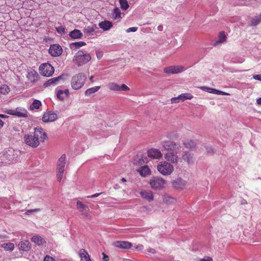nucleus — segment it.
Returning a JSON list of instances; mask_svg holds the SVG:
<instances>
[{"label":"nucleus","instance_id":"obj_12","mask_svg":"<svg viewBox=\"0 0 261 261\" xmlns=\"http://www.w3.org/2000/svg\"><path fill=\"white\" fill-rule=\"evenodd\" d=\"M63 51L62 47L58 44L51 45L48 52L49 54L53 57H58L60 56Z\"/></svg>","mask_w":261,"mask_h":261},{"label":"nucleus","instance_id":"obj_41","mask_svg":"<svg viewBox=\"0 0 261 261\" xmlns=\"http://www.w3.org/2000/svg\"><path fill=\"white\" fill-rule=\"evenodd\" d=\"M213 94H219V95H229V94L222 91H220L217 90L216 89H214L213 91H212Z\"/></svg>","mask_w":261,"mask_h":261},{"label":"nucleus","instance_id":"obj_4","mask_svg":"<svg viewBox=\"0 0 261 261\" xmlns=\"http://www.w3.org/2000/svg\"><path fill=\"white\" fill-rule=\"evenodd\" d=\"M158 171L163 175H169L174 171V167L167 161L160 162L157 166Z\"/></svg>","mask_w":261,"mask_h":261},{"label":"nucleus","instance_id":"obj_15","mask_svg":"<svg viewBox=\"0 0 261 261\" xmlns=\"http://www.w3.org/2000/svg\"><path fill=\"white\" fill-rule=\"evenodd\" d=\"M147 155L149 157L153 159H161L163 154L159 149L152 148L147 151Z\"/></svg>","mask_w":261,"mask_h":261},{"label":"nucleus","instance_id":"obj_58","mask_svg":"<svg viewBox=\"0 0 261 261\" xmlns=\"http://www.w3.org/2000/svg\"><path fill=\"white\" fill-rule=\"evenodd\" d=\"M93 77L94 76L93 75L91 76L89 78V80L91 82V83H93L94 82V81H93Z\"/></svg>","mask_w":261,"mask_h":261},{"label":"nucleus","instance_id":"obj_32","mask_svg":"<svg viewBox=\"0 0 261 261\" xmlns=\"http://www.w3.org/2000/svg\"><path fill=\"white\" fill-rule=\"evenodd\" d=\"M86 43L84 41H79L73 42L70 44V47L71 49H77L82 46L86 45Z\"/></svg>","mask_w":261,"mask_h":261},{"label":"nucleus","instance_id":"obj_38","mask_svg":"<svg viewBox=\"0 0 261 261\" xmlns=\"http://www.w3.org/2000/svg\"><path fill=\"white\" fill-rule=\"evenodd\" d=\"M261 22V18L259 16H255L252 19L250 23L251 26H256Z\"/></svg>","mask_w":261,"mask_h":261},{"label":"nucleus","instance_id":"obj_44","mask_svg":"<svg viewBox=\"0 0 261 261\" xmlns=\"http://www.w3.org/2000/svg\"><path fill=\"white\" fill-rule=\"evenodd\" d=\"M200 89L211 93H212V91L213 90V88H209L207 87H200Z\"/></svg>","mask_w":261,"mask_h":261},{"label":"nucleus","instance_id":"obj_27","mask_svg":"<svg viewBox=\"0 0 261 261\" xmlns=\"http://www.w3.org/2000/svg\"><path fill=\"white\" fill-rule=\"evenodd\" d=\"M69 95V90L65 89L64 90H59L57 92V96L60 100H63L65 98L68 97Z\"/></svg>","mask_w":261,"mask_h":261},{"label":"nucleus","instance_id":"obj_5","mask_svg":"<svg viewBox=\"0 0 261 261\" xmlns=\"http://www.w3.org/2000/svg\"><path fill=\"white\" fill-rule=\"evenodd\" d=\"M66 156L65 154L61 155L57 162L56 175L58 181L60 182L63 178L66 164Z\"/></svg>","mask_w":261,"mask_h":261},{"label":"nucleus","instance_id":"obj_16","mask_svg":"<svg viewBox=\"0 0 261 261\" xmlns=\"http://www.w3.org/2000/svg\"><path fill=\"white\" fill-rule=\"evenodd\" d=\"M114 245L116 247L128 249L132 247V244L127 241H117L114 243Z\"/></svg>","mask_w":261,"mask_h":261},{"label":"nucleus","instance_id":"obj_51","mask_svg":"<svg viewBox=\"0 0 261 261\" xmlns=\"http://www.w3.org/2000/svg\"><path fill=\"white\" fill-rule=\"evenodd\" d=\"M253 78L255 80L261 81V74H254L253 75Z\"/></svg>","mask_w":261,"mask_h":261},{"label":"nucleus","instance_id":"obj_21","mask_svg":"<svg viewBox=\"0 0 261 261\" xmlns=\"http://www.w3.org/2000/svg\"><path fill=\"white\" fill-rule=\"evenodd\" d=\"M182 143L185 148L192 150L197 146L196 143L193 140H185L182 141Z\"/></svg>","mask_w":261,"mask_h":261},{"label":"nucleus","instance_id":"obj_30","mask_svg":"<svg viewBox=\"0 0 261 261\" xmlns=\"http://www.w3.org/2000/svg\"><path fill=\"white\" fill-rule=\"evenodd\" d=\"M19 246L20 249L24 251H28L31 248L30 242L28 241H21Z\"/></svg>","mask_w":261,"mask_h":261},{"label":"nucleus","instance_id":"obj_8","mask_svg":"<svg viewBox=\"0 0 261 261\" xmlns=\"http://www.w3.org/2000/svg\"><path fill=\"white\" fill-rule=\"evenodd\" d=\"M162 146L164 149L168 152H174L180 150V146L173 141H164Z\"/></svg>","mask_w":261,"mask_h":261},{"label":"nucleus","instance_id":"obj_22","mask_svg":"<svg viewBox=\"0 0 261 261\" xmlns=\"http://www.w3.org/2000/svg\"><path fill=\"white\" fill-rule=\"evenodd\" d=\"M111 17L115 20L120 21L121 18V12L119 8L116 7L114 9Z\"/></svg>","mask_w":261,"mask_h":261},{"label":"nucleus","instance_id":"obj_54","mask_svg":"<svg viewBox=\"0 0 261 261\" xmlns=\"http://www.w3.org/2000/svg\"><path fill=\"white\" fill-rule=\"evenodd\" d=\"M147 251L152 254H154L156 252L155 250L153 248H149L147 249Z\"/></svg>","mask_w":261,"mask_h":261},{"label":"nucleus","instance_id":"obj_55","mask_svg":"<svg viewBox=\"0 0 261 261\" xmlns=\"http://www.w3.org/2000/svg\"><path fill=\"white\" fill-rule=\"evenodd\" d=\"M100 194H101V193H96V194H94L92 195L91 196H89L87 197L88 198H94V197H98Z\"/></svg>","mask_w":261,"mask_h":261},{"label":"nucleus","instance_id":"obj_46","mask_svg":"<svg viewBox=\"0 0 261 261\" xmlns=\"http://www.w3.org/2000/svg\"><path fill=\"white\" fill-rule=\"evenodd\" d=\"M40 211V208H35V209L28 210L25 212V214L26 215H29L30 213H31L32 212H39Z\"/></svg>","mask_w":261,"mask_h":261},{"label":"nucleus","instance_id":"obj_40","mask_svg":"<svg viewBox=\"0 0 261 261\" xmlns=\"http://www.w3.org/2000/svg\"><path fill=\"white\" fill-rule=\"evenodd\" d=\"M226 36L224 32H221L219 34V40L218 42L222 43L225 41Z\"/></svg>","mask_w":261,"mask_h":261},{"label":"nucleus","instance_id":"obj_35","mask_svg":"<svg viewBox=\"0 0 261 261\" xmlns=\"http://www.w3.org/2000/svg\"><path fill=\"white\" fill-rule=\"evenodd\" d=\"M10 88L7 85H2L0 86V95L7 94L10 92Z\"/></svg>","mask_w":261,"mask_h":261},{"label":"nucleus","instance_id":"obj_53","mask_svg":"<svg viewBox=\"0 0 261 261\" xmlns=\"http://www.w3.org/2000/svg\"><path fill=\"white\" fill-rule=\"evenodd\" d=\"M102 255L103 256L102 259L103 261H109V257L106 253L103 252L102 253Z\"/></svg>","mask_w":261,"mask_h":261},{"label":"nucleus","instance_id":"obj_31","mask_svg":"<svg viewBox=\"0 0 261 261\" xmlns=\"http://www.w3.org/2000/svg\"><path fill=\"white\" fill-rule=\"evenodd\" d=\"M96 29H97L96 25L87 26L85 27L84 32L88 35H93Z\"/></svg>","mask_w":261,"mask_h":261},{"label":"nucleus","instance_id":"obj_3","mask_svg":"<svg viewBox=\"0 0 261 261\" xmlns=\"http://www.w3.org/2000/svg\"><path fill=\"white\" fill-rule=\"evenodd\" d=\"M87 77L86 75L83 73H79L72 76L71 80V86L72 89L74 90H79L83 87L84 85Z\"/></svg>","mask_w":261,"mask_h":261},{"label":"nucleus","instance_id":"obj_7","mask_svg":"<svg viewBox=\"0 0 261 261\" xmlns=\"http://www.w3.org/2000/svg\"><path fill=\"white\" fill-rule=\"evenodd\" d=\"M151 187L154 190H160L164 187L166 181L162 177H153L149 181Z\"/></svg>","mask_w":261,"mask_h":261},{"label":"nucleus","instance_id":"obj_56","mask_svg":"<svg viewBox=\"0 0 261 261\" xmlns=\"http://www.w3.org/2000/svg\"><path fill=\"white\" fill-rule=\"evenodd\" d=\"M4 122L0 119V128L4 126Z\"/></svg>","mask_w":261,"mask_h":261},{"label":"nucleus","instance_id":"obj_13","mask_svg":"<svg viewBox=\"0 0 261 261\" xmlns=\"http://www.w3.org/2000/svg\"><path fill=\"white\" fill-rule=\"evenodd\" d=\"M193 97V95L190 93H182L177 97L172 98L171 99V103H178L180 101H184L187 99H191Z\"/></svg>","mask_w":261,"mask_h":261},{"label":"nucleus","instance_id":"obj_19","mask_svg":"<svg viewBox=\"0 0 261 261\" xmlns=\"http://www.w3.org/2000/svg\"><path fill=\"white\" fill-rule=\"evenodd\" d=\"M172 186L176 189H182L186 185V181L181 178H177L172 182Z\"/></svg>","mask_w":261,"mask_h":261},{"label":"nucleus","instance_id":"obj_34","mask_svg":"<svg viewBox=\"0 0 261 261\" xmlns=\"http://www.w3.org/2000/svg\"><path fill=\"white\" fill-rule=\"evenodd\" d=\"M41 106V102L40 100L35 99L33 101L32 105L30 106V109L31 110H34V109H38Z\"/></svg>","mask_w":261,"mask_h":261},{"label":"nucleus","instance_id":"obj_50","mask_svg":"<svg viewBox=\"0 0 261 261\" xmlns=\"http://www.w3.org/2000/svg\"><path fill=\"white\" fill-rule=\"evenodd\" d=\"M138 30V28L137 27H132V28H128L127 30H126V32L127 33H129V32H136Z\"/></svg>","mask_w":261,"mask_h":261},{"label":"nucleus","instance_id":"obj_11","mask_svg":"<svg viewBox=\"0 0 261 261\" xmlns=\"http://www.w3.org/2000/svg\"><path fill=\"white\" fill-rule=\"evenodd\" d=\"M179 151L174 152H168L164 155L165 159L167 161L170 162L173 164H177L179 161V156L177 153Z\"/></svg>","mask_w":261,"mask_h":261},{"label":"nucleus","instance_id":"obj_2","mask_svg":"<svg viewBox=\"0 0 261 261\" xmlns=\"http://www.w3.org/2000/svg\"><path fill=\"white\" fill-rule=\"evenodd\" d=\"M91 59L90 55L87 51L80 50L75 53L73 58V62L79 67L86 64Z\"/></svg>","mask_w":261,"mask_h":261},{"label":"nucleus","instance_id":"obj_52","mask_svg":"<svg viewBox=\"0 0 261 261\" xmlns=\"http://www.w3.org/2000/svg\"><path fill=\"white\" fill-rule=\"evenodd\" d=\"M7 113L9 115L16 116V110H9L7 111Z\"/></svg>","mask_w":261,"mask_h":261},{"label":"nucleus","instance_id":"obj_60","mask_svg":"<svg viewBox=\"0 0 261 261\" xmlns=\"http://www.w3.org/2000/svg\"><path fill=\"white\" fill-rule=\"evenodd\" d=\"M158 29L159 31H162L163 30V27L162 25H159L158 27Z\"/></svg>","mask_w":261,"mask_h":261},{"label":"nucleus","instance_id":"obj_43","mask_svg":"<svg viewBox=\"0 0 261 261\" xmlns=\"http://www.w3.org/2000/svg\"><path fill=\"white\" fill-rule=\"evenodd\" d=\"M200 89L211 93H212V91L213 90V88H209L207 87H200Z\"/></svg>","mask_w":261,"mask_h":261},{"label":"nucleus","instance_id":"obj_14","mask_svg":"<svg viewBox=\"0 0 261 261\" xmlns=\"http://www.w3.org/2000/svg\"><path fill=\"white\" fill-rule=\"evenodd\" d=\"M57 119V115L56 113L48 111L44 113L42 119L44 122L47 123L53 122Z\"/></svg>","mask_w":261,"mask_h":261},{"label":"nucleus","instance_id":"obj_26","mask_svg":"<svg viewBox=\"0 0 261 261\" xmlns=\"http://www.w3.org/2000/svg\"><path fill=\"white\" fill-rule=\"evenodd\" d=\"M69 36L74 39H80L83 36V33L77 29H74L69 33Z\"/></svg>","mask_w":261,"mask_h":261},{"label":"nucleus","instance_id":"obj_45","mask_svg":"<svg viewBox=\"0 0 261 261\" xmlns=\"http://www.w3.org/2000/svg\"><path fill=\"white\" fill-rule=\"evenodd\" d=\"M57 31L61 34H63L65 33V28L62 27H59L58 28H56Z\"/></svg>","mask_w":261,"mask_h":261},{"label":"nucleus","instance_id":"obj_20","mask_svg":"<svg viewBox=\"0 0 261 261\" xmlns=\"http://www.w3.org/2000/svg\"><path fill=\"white\" fill-rule=\"evenodd\" d=\"M79 255L81 260L85 261H92L89 254L85 249H81L79 251Z\"/></svg>","mask_w":261,"mask_h":261},{"label":"nucleus","instance_id":"obj_42","mask_svg":"<svg viewBox=\"0 0 261 261\" xmlns=\"http://www.w3.org/2000/svg\"><path fill=\"white\" fill-rule=\"evenodd\" d=\"M76 206L78 209L80 210L81 212H83V210L86 208V206L81 201H77L76 202Z\"/></svg>","mask_w":261,"mask_h":261},{"label":"nucleus","instance_id":"obj_57","mask_svg":"<svg viewBox=\"0 0 261 261\" xmlns=\"http://www.w3.org/2000/svg\"><path fill=\"white\" fill-rule=\"evenodd\" d=\"M8 116L5 115H4V114H0V118H6Z\"/></svg>","mask_w":261,"mask_h":261},{"label":"nucleus","instance_id":"obj_23","mask_svg":"<svg viewBox=\"0 0 261 261\" xmlns=\"http://www.w3.org/2000/svg\"><path fill=\"white\" fill-rule=\"evenodd\" d=\"M31 241L38 246L43 245L46 244L45 240L41 237L38 235L33 236L31 239Z\"/></svg>","mask_w":261,"mask_h":261},{"label":"nucleus","instance_id":"obj_9","mask_svg":"<svg viewBox=\"0 0 261 261\" xmlns=\"http://www.w3.org/2000/svg\"><path fill=\"white\" fill-rule=\"evenodd\" d=\"M185 70L182 65L170 66L164 68V72L168 74H177L182 72Z\"/></svg>","mask_w":261,"mask_h":261},{"label":"nucleus","instance_id":"obj_39","mask_svg":"<svg viewBox=\"0 0 261 261\" xmlns=\"http://www.w3.org/2000/svg\"><path fill=\"white\" fill-rule=\"evenodd\" d=\"M119 3L121 6V8L124 10H127L129 5L126 0H119Z\"/></svg>","mask_w":261,"mask_h":261},{"label":"nucleus","instance_id":"obj_6","mask_svg":"<svg viewBox=\"0 0 261 261\" xmlns=\"http://www.w3.org/2000/svg\"><path fill=\"white\" fill-rule=\"evenodd\" d=\"M40 73L46 77L50 76L54 73L55 69L53 66L48 63L41 64L39 68Z\"/></svg>","mask_w":261,"mask_h":261},{"label":"nucleus","instance_id":"obj_62","mask_svg":"<svg viewBox=\"0 0 261 261\" xmlns=\"http://www.w3.org/2000/svg\"><path fill=\"white\" fill-rule=\"evenodd\" d=\"M211 151H212V152H213V149H212V148H210V150H207V152H210Z\"/></svg>","mask_w":261,"mask_h":261},{"label":"nucleus","instance_id":"obj_59","mask_svg":"<svg viewBox=\"0 0 261 261\" xmlns=\"http://www.w3.org/2000/svg\"><path fill=\"white\" fill-rule=\"evenodd\" d=\"M257 103L258 105H261V98H259L258 99H257Z\"/></svg>","mask_w":261,"mask_h":261},{"label":"nucleus","instance_id":"obj_17","mask_svg":"<svg viewBox=\"0 0 261 261\" xmlns=\"http://www.w3.org/2000/svg\"><path fill=\"white\" fill-rule=\"evenodd\" d=\"M140 195L142 198L146 199L149 202L153 200V195L152 192L149 190H144L140 192Z\"/></svg>","mask_w":261,"mask_h":261},{"label":"nucleus","instance_id":"obj_25","mask_svg":"<svg viewBox=\"0 0 261 261\" xmlns=\"http://www.w3.org/2000/svg\"><path fill=\"white\" fill-rule=\"evenodd\" d=\"M112 26V22L108 20H105L99 23V27L103 31L109 30Z\"/></svg>","mask_w":261,"mask_h":261},{"label":"nucleus","instance_id":"obj_28","mask_svg":"<svg viewBox=\"0 0 261 261\" xmlns=\"http://www.w3.org/2000/svg\"><path fill=\"white\" fill-rule=\"evenodd\" d=\"M39 75L37 72L35 71H31L28 72L27 78L31 82H35L37 81Z\"/></svg>","mask_w":261,"mask_h":261},{"label":"nucleus","instance_id":"obj_29","mask_svg":"<svg viewBox=\"0 0 261 261\" xmlns=\"http://www.w3.org/2000/svg\"><path fill=\"white\" fill-rule=\"evenodd\" d=\"M16 116L19 117H27L28 111L24 108H17L16 109Z\"/></svg>","mask_w":261,"mask_h":261},{"label":"nucleus","instance_id":"obj_10","mask_svg":"<svg viewBox=\"0 0 261 261\" xmlns=\"http://www.w3.org/2000/svg\"><path fill=\"white\" fill-rule=\"evenodd\" d=\"M108 87L109 89L111 91H127L129 90V88L127 86H126L125 84H123L119 86L117 84L114 83V82L109 83L108 84Z\"/></svg>","mask_w":261,"mask_h":261},{"label":"nucleus","instance_id":"obj_61","mask_svg":"<svg viewBox=\"0 0 261 261\" xmlns=\"http://www.w3.org/2000/svg\"><path fill=\"white\" fill-rule=\"evenodd\" d=\"M121 180L122 181H123V182H125V181H126V179H125V178H123H123H122L121 179Z\"/></svg>","mask_w":261,"mask_h":261},{"label":"nucleus","instance_id":"obj_33","mask_svg":"<svg viewBox=\"0 0 261 261\" xmlns=\"http://www.w3.org/2000/svg\"><path fill=\"white\" fill-rule=\"evenodd\" d=\"M100 88V86H95L87 89L85 92V95H91L92 94L98 91L99 90Z\"/></svg>","mask_w":261,"mask_h":261},{"label":"nucleus","instance_id":"obj_47","mask_svg":"<svg viewBox=\"0 0 261 261\" xmlns=\"http://www.w3.org/2000/svg\"><path fill=\"white\" fill-rule=\"evenodd\" d=\"M96 54L98 59H101L103 56L102 51L99 50H96Z\"/></svg>","mask_w":261,"mask_h":261},{"label":"nucleus","instance_id":"obj_36","mask_svg":"<svg viewBox=\"0 0 261 261\" xmlns=\"http://www.w3.org/2000/svg\"><path fill=\"white\" fill-rule=\"evenodd\" d=\"M61 79H62V77L61 76L57 77L52 78V79L49 80L48 81H47L46 82V83L45 84V85L46 86H47L50 85L51 84L56 85L57 83V82Z\"/></svg>","mask_w":261,"mask_h":261},{"label":"nucleus","instance_id":"obj_24","mask_svg":"<svg viewBox=\"0 0 261 261\" xmlns=\"http://www.w3.org/2000/svg\"><path fill=\"white\" fill-rule=\"evenodd\" d=\"M138 171L143 177H145L151 174V171L147 166H144L141 167L138 170Z\"/></svg>","mask_w":261,"mask_h":261},{"label":"nucleus","instance_id":"obj_1","mask_svg":"<svg viewBox=\"0 0 261 261\" xmlns=\"http://www.w3.org/2000/svg\"><path fill=\"white\" fill-rule=\"evenodd\" d=\"M47 138L46 134L41 127L35 128L34 135H25L23 137L24 141L26 144L36 148L39 145V140L44 141Z\"/></svg>","mask_w":261,"mask_h":261},{"label":"nucleus","instance_id":"obj_37","mask_svg":"<svg viewBox=\"0 0 261 261\" xmlns=\"http://www.w3.org/2000/svg\"><path fill=\"white\" fill-rule=\"evenodd\" d=\"M2 247L7 251H12L14 249V245L12 243H4L2 245Z\"/></svg>","mask_w":261,"mask_h":261},{"label":"nucleus","instance_id":"obj_18","mask_svg":"<svg viewBox=\"0 0 261 261\" xmlns=\"http://www.w3.org/2000/svg\"><path fill=\"white\" fill-rule=\"evenodd\" d=\"M182 159L189 164H191L193 162V154L189 151H184L182 154Z\"/></svg>","mask_w":261,"mask_h":261},{"label":"nucleus","instance_id":"obj_48","mask_svg":"<svg viewBox=\"0 0 261 261\" xmlns=\"http://www.w3.org/2000/svg\"><path fill=\"white\" fill-rule=\"evenodd\" d=\"M213 259L211 257L206 256L204 258H200L199 261H213Z\"/></svg>","mask_w":261,"mask_h":261},{"label":"nucleus","instance_id":"obj_49","mask_svg":"<svg viewBox=\"0 0 261 261\" xmlns=\"http://www.w3.org/2000/svg\"><path fill=\"white\" fill-rule=\"evenodd\" d=\"M44 261H55V260L53 257L49 255H46L44 257Z\"/></svg>","mask_w":261,"mask_h":261}]
</instances>
